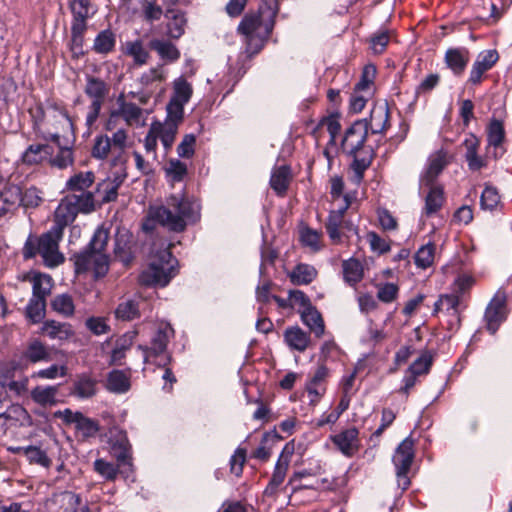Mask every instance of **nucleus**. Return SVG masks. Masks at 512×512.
I'll return each instance as SVG.
<instances>
[{
  "label": "nucleus",
  "mask_w": 512,
  "mask_h": 512,
  "mask_svg": "<svg viewBox=\"0 0 512 512\" xmlns=\"http://www.w3.org/2000/svg\"><path fill=\"white\" fill-rule=\"evenodd\" d=\"M2 388H5L10 395L21 396L27 391L28 378L21 376L19 379H10L8 376H5L2 379Z\"/></svg>",
  "instance_id": "58"
},
{
  "label": "nucleus",
  "mask_w": 512,
  "mask_h": 512,
  "mask_svg": "<svg viewBox=\"0 0 512 512\" xmlns=\"http://www.w3.org/2000/svg\"><path fill=\"white\" fill-rule=\"evenodd\" d=\"M506 296L504 292H497L494 298L490 301L486 312L485 319L487 322V329L491 334H494L500 324L506 319Z\"/></svg>",
  "instance_id": "14"
},
{
  "label": "nucleus",
  "mask_w": 512,
  "mask_h": 512,
  "mask_svg": "<svg viewBox=\"0 0 512 512\" xmlns=\"http://www.w3.org/2000/svg\"><path fill=\"white\" fill-rule=\"evenodd\" d=\"M115 46V35L110 30L101 31L94 40L93 48L97 53L107 54Z\"/></svg>",
  "instance_id": "55"
},
{
  "label": "nucleus",
  "mask_w": 512,
  "mask_h": 512,
  "mask_svg": "<svg viewBox=\"0 0 512 512\" xmlns=\"http://www.w3.org/2000/svg\"><path fill=\"white\" fill-rule=\"evenodd\" d=\"M445 62L455 75H461L469 62V52L465 48L448 49Z\"/></svg>",
  "instance_id": "27"
},
{
  "label": "nucleus",
  "mask_w": 512,
  "mask_h": 512,
  "mask_svg": "<svg viewBox=\"0 0 512 512\" xmlns=\"http://www.w3.org/2000/svg\"><path fill=\"white\" fill-rule=\"evenodd\" d=\"M500 203V195L496 188L486 186L481 194V206L486 210H494Z\"/></svg>",
  "instance_id": "63"
},
{
  "label": "nucleus",
  "mask_w": 512,
  "mask_h": 512,
  "mask_svg": "<svg viewBox=\"0 0 512 512\" xmlns=\"http://www.w3.org/2000/svg\"><path fill=\"white\" fill-rule=\"evenodd\" d=\"M302 322L310 329L312 333L315 334L316 337H321L325 332V325L323 318L320 312L316 309L315 306L311 305L310 307L303 310L300 313Z\"/></svg>",
  "instance_id": "31"
},
{
  "label": "nucleus",
  "mask_w": 512,
  "mask_h": 512,
  "mask_svg": "<svg viewBox=\"0 0 512 512\" xmlns=\"http://www.w3.org/2000/svg\"><path fill=\"white\" fill-rule=\"evenodd\" d=\"M63 232L51 228L38 240V253L41 255L45 266L55 268L65 260L64 255L59 251V242Z\"/></svg>",
  "instance_id": "8"
},
{
  "label": "nucleus",
  "mask_w": 512,
  "mask_h": 512,
  "mask_svg": "<svg viewBox=\"0 0 512 512\" xmlns=\"http://www.w3.org/2000/svg\"><path fill=\"white\" fill-rule=\"evenodd\" d=\"M77 200L74 196H66L59 203L58 207L55 210L54 214V225L52 228L59 229V231L64 230V228L72 223L77 216V211L75 208V203Z\"/></svg>",
  "instance_id": "20"
},
{
  "label": "nucleus",
  "mask_w": 512,
  "mask_h": 512,
  "mask_svg": "<svg viewBox=\"0 0 512 512\" xmlns=\"http://www.w3.org/2000/svg\"><path fill=\"white\" fill-rule=\"evenodd\" d=\"M113 146V159H111V166L117 168L118 182L125 180L126 173V156L125 149L127 147L128 134L123 128H118L112 133L110 137Z\"/></svg>",
  "instance_id": "12"
},
{
  "label": "nucleus",
  "mask_w": 512,
  "mask_h": 512,
  "mask_svg": "<svg viewBox=\"0 0 512 512\" xmlns=\"http://www.w3.org/2000/svg\"><path fill=\"white\" fill-rule=\"evenodd\" d=\"M138 330L133 329L127 331L120 337H118L114 342V347L110 354V363L114 365H121L123 359L126 356V352L131 348L135 339L138 335Z\"/></svg>",
  "instance_id": "25"
},
{
  "label": "nucleus",
  "mask_w": 512,
  "mask_h": 512,
  "mask_svg": "<svg viewBox=\"0 0 512 512\" xmlns=\"http://www.w3.org/2000/svg\"><path fill=\"white\" fill-rule=\"evenodd\" d=\"M301 243L316 252L322 248L321 234L308 227H304L300 231Z\"/></svg>",
  "instance_id": "60"
},
{
  "label": "nucleus",
  "mask_w": 512,
  "mask_h": 512,
  "mask_svg": "<svg viewBox=\"0 0 512 512\" xmlns=\"http://www.w3.org/2000/svg\"><path fill=\"white\" fill-rule=\"evenodd\" d=\"M358 434V430L352 427L332 436L331 439L342 454L351 457L359 449Z\"/></svg>",
  "instance_id": "22"
},
{
  "label": "nucleus",
  "mask_w": 512,
  "mask_h": 512,
  "mask_svg": "<svg viewBox=\"0 0 512 512\" xmlns=\"http://www.w3.org/2000/svg\"><path fill=\"white\" fill-rule=\"evenodd\" d=\"M459 296L456 294H445L440 296V298L435 302L434 312H445L450 315H457L458 313V305H459Z\"/></svg>",
  "instance_id": "51"
},
{
  "label": "nucleus",
  "mask_w": 512,
  "mask_h": 512,
  "mask_svg": "<svg viewBox=\"0 0 512 512\" xmlns=\"http://www.w3.org/2000/svg\"><path fill=\"white\" fill-rule=\"evenodd\" d=\"M173 329L168 323H160L152 338L151 347L139 345L137 350L141 352L144 364L155 363L165 366L169 361L166 348L169 339L173 336Z\"/></svg>",
  "instance_id": "6"
},
{
  "label": "nucleus",
  "mask_w": 512,
  "mask_h": 512,
  "mask_svg": "<svg viewBox=\"0 0 512 512\" xmlns=\"http://www.w3.org/2000/svg\"><path fill=\"white\" fill-rule=\"evenodd\" d=\"M317 276V270L309 264L300 263L296 265L289 273L288 277L296 285H306L311 283Z\"/></svg>",
  "instance_id": "36"
},
{
  "label": "nucleus",
  "mask_w": 512,
  "mask_h": 512,
  "mask_svg": "<svg viewBox=\"0 0 512 512\" xmlns=\"http://www.w3.org/2000/svg\"><path fill=\"white\" fill-rule=\"evenodd\" d=\"M108 442L110 445V452L117 460V463H119V466H127V468L131 470V445L126 432L117 427L111 428L109 430Z\"/></svg>",
  "instance_id": "11"
},
{
  "label": "nucleus",
  "mask_w": 512,
  "mask_h": 512,
  "mask_svg": "<svg viewBox=\"0 0 512 512\" xmlns=\"http://www.w3.org/2000/svg\"><path fill=\"white\" fill-rule=\"evenodd\" d=\"M448 162V155L443 150L431 154L428 159L427 168L421 176L420 185L423 186L434 184L435 179L442 172Z\"/></svg>",
  "instance_id": "21"
},
{
  "label": "nucleus",
  "mask_w": 512,
  "mask_h": 512,
  "mask_svg": "<svg viewBox=\"0 0 512 512\" xmlns=\"http://www.w3.org/2000/svg\"><path fill=\"white\" fill-rule=\"evenodd\" d=\"M108 231L99 227L89 243L88 249L74 256L77 274L92 272L95 277H103L109 269V261L104 253L108 242Z\"/></svg>",
  "instance_id": "4"
},
{
  "label": "nucleus",
  "mask_w": 512,
  "mask_h": 512,
  "mask_svg": "<svg viewBox=\"0 0 512 512\" xmlns=\"http://www.w3.org/2000/svg\"><path fill=\"white\" fill-rule=\"evenodd\" d=\"M151 48L154 49L162 59L170 62L176 61L180 57V52L177 47L168 41L153 40L151 41Z\"/></svg>",
  "instance_id": "50"
},
{
  "label": "nucleus",
  "mask_w": 512,
  "mask_h": 512,
  "mask_svg": "<svg viewBox=\"0 0 512 512\" xmlns=\"http://www.w3.org/2000/svg\"><path fill=\"white\" fill-rule=\"evenodd\" d=\"M183 119H176L169 113L164 122L154 121L151 123L153 132L156 133L158 139L166 150H169L174 141L178 131V126Z\"/></svg>",
  "instance_id": "17"
},
{
  "label": "nucleus",
  "mask_w": 512,
  "mask_h": 512,
  "mask_svg": "<svg viewBox=\"0 0 512 512\" xmlns=\"http://www.w3.org/2000/svg\"><path fill=\"white\" fill-rule=\"evenodd\" d=\"M414 456V441L411 437H407L398 445L393 455L397 483L402 490H406L410 486L408 472Z\"/></svg>",
  "instance_id": "7"
},
{
  "label": "nucleus",
  "mask_w": 512,
  "mask_h": 512,
  "mask_svg": "<svg viewBox=\"0 0 512 512\" xmlns=\"http://www.w3.org/2000/svg\"><path fill=\"white\" fill-rule=\"evenodd\" d=\"M45 509L47 512H90L88 503L71 491L53 494L47 499Z\"/></svg>",
  "instance_id": "10"
},
{
  "label": "nucleus",
  "mask_w": 512,
  "mask_h": 512,
  "mask_svg": "<svg viewBox=\"0 0 512 512\" xmlns=\"http://www.w3.org/2000/svg\"><path fill=\"white\" fill-rule=\"evenodd\" d=\"M193 95L192 84L183 76H180L172 82V94L167 103L166 111L173 118H184V106L190 101Z\"/></svg>",
  "instance_id": "9"
},
{
  "label": "nucleus",
  "mask_w": 512,
  "mask_h": 512,
  "mask_svg": "<svg viewBox=\"0 0 512 512\" xmlns=\"http://www.w3.org/2000/svg\"><path fill=\"white\" fill-rule=\"evenodd\" d=\"M24 357L31 363L48 362L51 359L47 346L39 339H33L28 343Z\"/></svg>",
  "instance_id": "37"
},
{
  "label": "nucleus",
  "mask_w": 512,
  "mask_h": 512,
  "mask_svg": "<svg viewBox=\"0 0 512 512\" xmlns=\"http://www.w3.org/2000/svg\"><path fill=\"white\" fill-rule=\"evenodd\" d=\"M505 131L501 121L492 120L487 128L486 157L497 159L505 153Z\"/></svg>",
  "instance_id": "15"
},
{
  "label": "nucleus",
  "mask_w": 512,
  "mask_h": 512,
  "mask_svg": "<svg viewBox=\"0 0 512 512\" xmlns=\"http://www.w3.org/2000/svg\"><path fill=\"white\" fill-rule=\"evenodd\" d=\"M464 146L466 148L465 158L470 170L477 171L486 165L485 160L477 154L479 147L478 138H476L474 135H471L465 139Z\"/></svg>",
  "instance_id": "35"
},
{
  "label": "nucleus",
  "mask_w": 512,
  "mask_h": 512,
  "mask_svg": "<svg viewBox=\"0 0 512 512\" xmlns=\"http://www.w3.org/2000/svg\"><path fill=\"white\" fill-rule=\"evenodd\" d=\"M133 237L128 231L118 232L115 240V256L125 266L129 265L133 259Z\"/></svg>",
  "instance_id": "26"
},
{
  "label": "nucleus",
  "mask_w": 512,
  "mask_h": 512,
  "mask_svg": "<svg viewBox=\"0 0 512 512\" xmlns=\"http://www.w3.org/2000/svg\"><path fill=\"white\" fill-rule=\"evenodd\" d=\"M28 279L32 283V296L46 299L53 286L52 278L47 274L31 272Z\"/></svg>",
  "instance_id": "34"
},
{
  "label": "nucleus",
  "mask_w": 512,
  "mask_h": 512,
  "mask_svg": "<svg viewBox=\"0 0 512 512\" xmlns=\"http://www.w3.org/2000/svg\"><path fill=\"white\" fill-rule=\"evenodd\" d=\"M177 273V260L168 248L153 250L148 266L141 272L139 282L146 286L165 287Z\"/></svg>",
  "instance_id": "5"
},
{
  "label": "nucleus",
  "mask_w": 512,
  "mask_h": 512,
  "mask_svg": "<svg viewBox=\"0 0 512 512\" xmlns=\"http://www.w3.org/2000/svg\"><path fill=\"white\" fill-rule=\"evenodd\" d=\"M46 299L32 296L27 307L26 315L32 323H39L45 316Z\"/></svg>",
  "instance_id": "54"
},
{
  "label": "nucleus",
  "mask_w": 512,
  "mask_h": 512,
  "mask_svg": "<svg viewBox=\"0 0 512 512\" xmlns=\"http://www.w3.org/2000/svg\"><path fill=\"white\" fill-rule=\"evenodd\" d=\"M68 368L65 364H52L47 368L33 372V379L54 380L67 376Z\"/></svg>",
  "instance_id": "53"
},
{
  "label": "nucleus",
  "mask_w": 512,
  "mask_h": 512,
  "mask_svg": "<svg viewBox=\"0 0 512 512\" xmlns=\"http://www.w3.org/2000/svg\"><path fill=\"white\" fill-rule=\"evenodd\" d=\"M141 14L145 21L152 23L161 19L163 9L156 0H142Z\"/></svg>",
  "instance_id": "57"
},
{
  "label": "nucleus",
  "mask_w": 512,
  "mask_h": 512,
  "mask_svg": "<svg viewBox=\"0 0 512 512\" xmlns=\"http://www.w3.org/2000/svg\"><path fill=\"white\" fill-rule=\"evenodd\" d=\"M85 93L92 99V103L98 101L102 105L108 93V86L104 81L91 77L87 80Z\"/></svg>",
  "instance_id": "45"
},
{
  "label": "nucleus",
  "mask_w": 512,
  "mask_h": 512,
  "mask_svg": "<svg viewBox=\"0 0 512 512\" xmlns=\"http://www.w3.org/2000/svg\"><path fill=\"white\" fill-rule=\"evenodd\" d=\"M291 179L290 169L287 166H280L272 171L270 185L278 194L286 191Z\"/></svg>",
  "instance_id": "44"
},
{
  "label": "nucleus",
  "mask_w": 512,
  "mask_h": 512,
  "mask_svg": "<svg viewBox=\"0 0 512 512\" xmlns=\"http://www.w3.org/2000/svg\"><path fill=\"white\" fill-rule=\"evenodd\" d=\"M40 334L51 340L64 342L74 335V331L69 323H62L56 320H46L42 323Z\"/></svg>",
  "instance_id": "24"
},
{
  "label": "nucleus",
  "mask_w": 512,
  "mask_h": 512,
  "mask_svg": "<svg viewBox=\"0 0 512 512\" xmlns=\"http://www.w3.org/2000/svg\"><path fill=\"white\" fill-rule=\"evenodd\" d=\"M117 113L127 126L142 127L145 125L143 109L132 102H127L123 95L117 98Z\"/></svg>",
  "instance_id": "19"
},
{
  "label": "nucleus",
  "mask_w": 512,
  "mask_h": 512,
  "mask_svg": "<svg viewBox=\"0 0 512 512\" xmlns=\"http://www.w3.org/2000/svg\"><path fill=\"white\" fill-rule=\"evenodd\" d=\"M131 387L130 373L122 370H113L108 374L106 388L116 394H124Z\"/></svg>",
  "instance_id": "29"
},
{
  "label": "nucleus",
  "mask_w": 512,
  "mask_h": 512,
  "mask_svg": "<svg viewBox=\"0 0 512 512\" xmlns=\"http://www.w3.org/2000/svg\"><path fill=\"white\" fill-rule=\"evenodd\" d=\"M33 128L37 136L59 142L62 134L73 132L74 124L65 107L57 102H50L44 108L37 106L31 110Z\"/></svg>",
  "instance_id": "1"
},
{
  "label": "nucleus",
  "mask_w": 512,
  "mask_h": 512,
  "mask_svg": "<svg viewBox=\"0 0 512 512\" xmlns=\"http://www.w3.org/2000/svg\"><path fill=\"white\" fill-rule=\"evenodd\" d=\"M58 386H36L31 391L32 400L41 406H53L57 403Z\"/></svg>",
  "instance_id": "39"
},
{
  "label": "nucleus",
  "mask_w": 512,
  "mask_h": 512,
  "mask_svg": "<svg viewBox=\"0 0 512 512\" xmlns=\"http://www.w3.org/2000/svg\"><path fill=\"white\" fill-rule=\"evenodd\" d=\"M22 191L17 185H9L2 191V214L21 205Z\"/></svg>",
  "instance_id": "42"
},
{
  "label": "nucleus",
  "mask_w": 512,
  "mask_h": 512,
  "mask_svg": "<svg viewBox=\"0 0 512 512\" xmlns=\"http://www.w3.org/2000/svg\"><path fill=\"white\" fill-rule=\"evenodd\" d=\"M331 183V196L333 199V205L351 203L349 195H343L344 183L341 177L334 176L330 180Z\"/></svg>",
  "instance_id": "61"
},
{
  "label": "nucleus",
  "mask_w": 512,
  "mask_h": 512,
  "mask_svg": "<svg viewBox=\"0 0 512 512\" xmlns=\"http://www.w3.org/2000/svg\"><path fill=\"white\" fill-rule=\"evenodd\" d=\"M94 470L102 476L105 480L113 481L118 473L121 466H119V463L117 465H114L111 462L106 461L105 459H96L94 461Z\"/></svg>",
  "instance_id": "59"
},
{
  "label": "nucleus",
  "mask_w": 512,
  "mask_h": 512,
  "mask_svg": "<svg viewBox=\"0 0 512 512\" xmlns=\"http://www.w3.org/2000/svg\"><path fill=\"white\" fill-rule=\"evenodd\" d=\"M53 152V147L48 144H31L22 154V161L25 164L33 165L47 162L49 154Z\"/></svg>",
  "instance_id": "28"
},
{
  "label": "nucleus",
  "mask_w": 512,
  "mask_h": 512,
  "mask_svg": "<svg viewBox=\"0 0 512 512\" xmlns=\"http://www.w3.org/2000/svg\"><path fill=\"white\" fill-rule=\"evenodd\" d=\"M72 11L74 14V20L71 26L72 35H83L86 30L85 19L88 14V9L85 5L84 0L74 1L72 4Z\"/></svg>",
  "instance_id": "40"
},
{
  "label": "nucleus",
  "mask_w": 512,
  "mask_h": 512,
  "mask_svg": "<svg viewBox=\"0 0 512 512\" xmlns=\"http://www.w3.org/2000/svg\"><path fill=\"white\" fill-rule=\"evenodd\" d=\"M415 264L417 267L426 269L434 263L435 245L428 243L421 246L415 254Z\"/></svg>",
  "instance_id": "56"
},
{
  "label": "nucleus",
  "mask_w": 512,
  "mask_h": 512,
  "mask_svg": "<svg viewBox=\"0 0 512 512\" xmlns=\"http://www.w3.org/2000/svg\"><path fill=\"white\" fill-rule=\"evenodd\" d=\"M200 206L182 196L173 195L168 198L166 206L153 207L150 217L169 230L183 231L188 223L199 218Z\"/></svg>",
  "instance_id": "3"
},
{
  "label": "nucleus",
  "mask_w": 512,
  "mask_h": 512,
  "mask_svg": "<svg viewBox=\"0 0 512 512\" xmlns=\"http://www.w3.org/2000/svg\"><path fill=\"white\" fill-rule=\"evenodd\" d=\"M122 51L123 54L132 58L135 66L145 65L150 57L149 51L141 40L127 41Z\"/></svg>",
  "instance_id": "32"
},
{
  "label": "nucleus",
  "mask_w": 512,
  "mask_h": 512,
  "mask_svg": "<svg viewBox=\"0 0 512 512\" xmlns=\"http://www.w3.org/2000/svg\"><path fill=\"white\" fill-rule=\"evenodd\" d=\"M423 185L422 187H424ZM429 187V191L425 197L424 213L427 216H431L437 213L444 203V191L441 186L438 185H426Z\"/></svg>",
  "instance_id": "33"
},
{
  "label": "nucleus",
  "mask_w": 512,
  "mask_h": 512,
  "mask_svg": "<svg viewBox=\"0 0 512 512\" xmlns=\"http://www.w3.org/2000/svg\"><path fill=\"white\" fill-rule=\"evenodd\" d=\"M97 393V380L88 373L76 376L70 389V395L78 399H89Z\"/></svg>",
  "instance_id": "23"
},
{
  "label": "nucleus",
  "mask_w": 512,
  "mask_h": 512,
  "mask_svg": "<svg viewBox=\"0 0 512 512\" xmlns=\"http://www.w3.org/2000/svg\"><path fill=\"white\" fill-rule=\"evenodd\" d=\"M51 307L53 311L63 317H71L75 311V305L72 297L65 293L56 295L51 301Z\"/></svg>",
  "instance_id": "47"
},
{
  "label": "nucleus",
  "mask_w": 512,
  "mask_h": 512,
  "mask_svg": "<svg viewBox=\"0 0 512 512\" xmlns=\"http://www.w3.org/2000/svg\"><path fill=\"white\" fill-rule=\"evenodd\" d=\"M167 176L174 182L181 181L187 174V166L178 159H171L165 168Z\"/></svg>",
  "instance_id": "62"
},
{
  "label": "nucleus",
  "mask_w": 512,
  "mask_h": 512,
  "mask_svg": "<svg viewBox=\"0 0 512 512\" xmlns=\"http://www.w3.org/2000/svg\"><path fill=\"white\" fill-rule=\"evenodd\" d=\"M259 15H246L238 30L245 36L246 51L249 55L258 53L271 33L277 14L276 0H262Z\"/></svg>",
  "instance_id": "2"
},
{
  "label": "nucleus",
  "mask_w": 512,
  "mask_h": 512,
  "mask_svg": "<svg viewBox=\"0 0 512 512\" xmlns=\"http://www.w3.org/2000/svg\"><path fill=\"white\" fill-rule=\"evenodd\" d=\"M284 340L291 349L299 352L305 351L310 343L309 335L298 326L287 328Z\"/></svg>",
  "instance_id": "30"
},
{
  "label": "nucleus",
  "mask_w": 512,
  "mask_h": 512,
  "mask_svg": "<svg viewBox=\"0 0 512 512\" xmlns=\"http://www.w3.org/2000/svg\"><path fill=\"white\" fill-rule=\"evenodd\" d=\"M499 54L495 49L480 52L472 65L469 82L477 85L481 82L483 74L490 70L498 61Z\"/></svg>",
  "instance_id": "18"
},
{
  "label": "nucleus",
  "mask_w": 512,
  "mask_h": 512,
  "mask_svg": "<svg viewBox=\"0 0 512 512\" xmlns=\"http://www.w3.org/2000/svg\"><path fill=\"white\" fill-rule=\"evenodd\" d=\"M94 182V174L90 171L80 172L73 175L67 181L66 187L70 191L84 192Z\"/></svg>",
  "instance_id": "52"
},
{
  "label": "nucleus",
  "mask_w": 512,
  "mask_h": 512,
  "mask_svg": "<svg viewBox=\"0 0 512 512\" xmlns=\"http://www.w3.org/2000/svg\"><path fill=\"white\" fill-rule=\"evenodd\" d=\"M56 144L58 145L57 153H56V155H53L54 154V151H53L51 154H49V158H48L47 162L52 167H56L58 169H65V168L71 166L74 162L73 152H72L71 148L61 146L59 144V142Z\"/></svg>",
  "instance_id": "43"
},
{
  "label": "nucleus",
  "mask_w": 512,
  "mask_h": 512,
  "mask_svg": "<svg viewBox=\"0 0 512 512\" xmlns=\"http://www.w3.org/2000/svg\"><path fill=\"white\" fill-rule=\"evenodd\" d=\"M168 18L167 30L171 38L178 39L185 32L186 18L183 12L178 10H168L166 13Z\"/></svg>",
  "instance_id": "38"
},
{
  "label": "nucleus",
  "mask_w": 512,
  "mask_h": 512,
  "mask_svg": "<svg viewBox=\"0 0 512 512\" xmlns=\"http://www.w3.org/2000/svg\"><path fill=\"white\" fill-rule=\"evenodd\" d=\"M343 277L349 285H355L363 278L362 264L356 259H349L343 262Z\"/></svg>",
  "instance_id": "46"
},
{
  "label": "nucleus",
  "mask_w": 512,
  "mask_h": 512,
  "mask_svg": "<svg viewBox=\"0 0 512 512\" xmlns=\"http://www.w3.org/2000/svg\"><path fill=\"white\" fill-rule=\"evenodd\" d=\"M76 429L84 438H88L93 437L98 433L99 425L93 419L85 417L82 414L76 424Z\"/></svg>",
  "instance_id": "64"
},
{
  "label": "nucleus",
  "mask_w": 512,
  "mask_h": 512,
  "mask_svg": "<svg viewBox=\"0 0 512 512\" xmlns=\"http://www.w3.org/2000/svg\"><path fill=\"white\" fill-rule=\"evenodd\" d=\"M139 315V301L137 299L125 300L115 310L116 318L123 321H131Z\"/></svg>",
  "instance_id": "48"
},
{
  "label": "nucleus",
  "mask_w": 512,
  "mask_h": 512,
  "mask_svg": "<svg viewBox=\"0 0 512 512\" xmlns=\"http://www.w3.org/2000/svg\"><path fill=\"white\" fill-rule=\"evenodd\" d=\"M388 116L389 111L386 104L375 106L371 111L368 129L370 128L373 133L383 132L387 127Z\"/></svg>",
  "instance_id": "41"
},
{
  "label": "nucleus",
  "mask_w": 512,
  "mask_h": 512,
  "mask_svg": "<svg viewBox=\"0 0 512 512\" xmlns=\"http://www.w3.org/2000/svg\"><path fill=\"white\" fill-rule=\"evenodd\" d=\"M294 448L290 444H286L278 458V461L275 465V469L272 475V478L265 489V493L268 495H272L276 492L278 487L283 483L287 469L293 455Z\"/></svg>",
  "instance_id": "16"
},
{
  "label": "nucleus",
  "mask_w": 512,
  "mask_h": 512,
  "mask_svg": "<svg viewBox=\"0 0 512 512\" xmlns=\"http://www.w3.org/2000/svg\"><path fill=\"white\" fill-rule=\"evenodd\" d=\"M368 136V122L366 120L355 121L346 131L342 140L344 152L356 156L363 148Z\"/></svg>",
  "instance_id": "13"
},
{
  "label": "nucleus",
  "mask_w": 512,
  "mask_h": 512,
  "mask_svg": "<svg viewBox=\"0 0 512 512\" xmlns=\"http://www.w3.org/2000/svg\"><path fill=\"white\" fill-rule=\"evenodd\" d=\"M92 156L100 160H104L108 156L113 158V146L108 135H98L95 137Z\"/></svg>",
  "instance_id": "49"
}]
</instances>
